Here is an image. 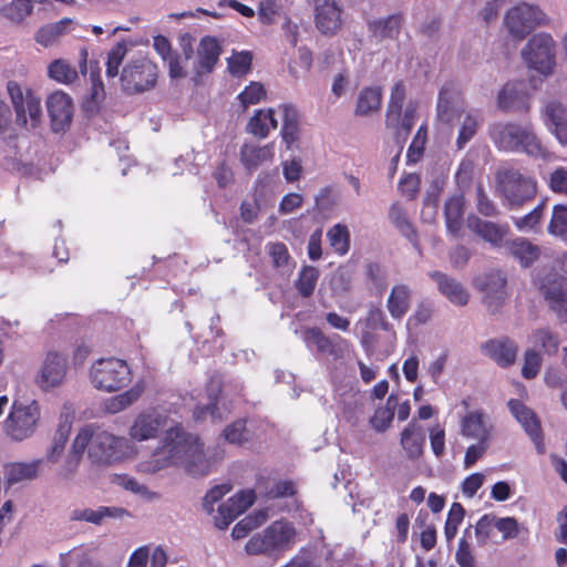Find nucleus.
Here are the masks:
<instances>
[{
  "label": "nucleus",
  "instance_id": "f257e3e1",
  "mask_svg": "<svg viewBox=\"0 0 567 567\" xmlns=\"http://www.w3.org/2000/svg\"><path fill=\"white\" fill-rule=\"evenodd\" d=\"M187 455L194 457L186 465L190 475L204 476L210 472V464L203 455L198 437L186 433L182 425H176L166 431L162 445L156 449L153 458L143 466L145 471L157 472Z\"/></svg>",
  "mask_w": 567,
  "mask_h": 567
},
{
  "label": "nucleus",
  "instance_id": "f03ea898",
  "mask_svg": "<svg viewBox=\"0 0 567 567\" xmlns=\"http://www.w3.org/2000/svg\"><path fill=\"white\" fill-rule=\"evenodd\" d=\"M489 136L495 146L505 152H522L529 157L547 159L550 152L535 133L532 124L494 123Z\"/></svg>",
  "mask_w": 567,
  "mask_h": 567
},
{
  "label": "nucleus",
  "instance_id": "7ed1b4c3",
  "mask_svg": "<svg viewBox=\"0 0 567 567\" xmlns=\"http://www.w3.org/2000/svg\"><path fill=\"white\" fill-rule=\"evenodd\" d=\"M406 97L405 84L402 80L394 83L385 112V127L391 131L395 144L404 146L415 120V109L409 105L403 112Z\"/></svg>",
  "mask_w": 567,
  "mask_h": 567
},
{
  "label": "nucleus",
  "instance_id": "20e7f679",
  "mask_svg": "<svg viewBox=\"0 0 567 567\" xmlns=\"http://www.w3.org/2000/svg\"><path fill=\"white\" fill-rule=\"evenodd\" d=\"M93 386L104 392H116L132 381V370L127 362L118 358H102L90 368Z\"/></svg>",
  "mask_w": 567,
  "mask_h": 567
},
{
  "label": "nucleus",
  "instance_id": "39448f33",
  "mask_svg": "<svg viewBox=\"0 0 567 567\" xmlns=\"http://www.w3.org/2000/svg\"><path fill=\"white\" fill-rule=\"evenodd\" d=\"M556 42L550 33L533 34L522 50V58L528 69L548 78L556 68Z\"/></svg>",
  "mask_w": 567,
  "mask_h": 567
},
{
  "label": "nucleus",
  "instance_id": "423d86ee",
  "mask_svg": "<svg viewBox=\"0 0 567 567\" xmlns=\"http://www.w3.org/2000/svg\"><path fill=\"white\" fill-rule=\"evenodd\" d=\"M40 419L41 410L37 400H32L28 404L14 400L3 423V429L11 440L20 442L35 432Z\"/></svg>",
  "mask_w": 567,
  "mask_h": 567
},
{
  "label": "nucleus",
  "instance_id": "0eeeda50",
  "mask_svg": "<svg viewBox=\"0 0 567 567\" xmlns=\"http://www.w3.org/2000/svg\"><path fill=\"white\" fill-rule=\"evenodd\" d=\"M504 23L514 39L523 40L535 28L549 25L550 19L538 6L522 2L506 12Z\"/></svg>",
  "mask_w": 567,
  "mask_h": 567
},
{
  "label": "nucleus",
  "instance_id": "6e6552de",
  "mask_svg": "<svg viewBox=\"0 0 567 567\" xmlns=\"http://www.w3.org/2000/svg\"><path fill=\"white\" fill-rule=\"evenodd\" d=\"M158 79L157 65L146 56L128 61L121 72V86L130 94L153 89Z\"/></svg>",
  "mask_w": 567,
  "mask_h": 567
},
{
  "label": "nucleus",
  "instance_id": "1a4fd4ad",
  "mask_svg": "<svg viewBox=\"0 0 567 567\" xmlns=\"http://www.w3.org/2000/svg\"><path fill=\"white\" fill-rule=\"evenodd\" d=\"M501 190L511 206H522L535 198L537 183L517 169H507L498 175Z\"/></svg>",
  "mask_w": 567,
  "mask_h": 567
},
{
  "label": "nucleus",
  "instance_id": "9d476101",
  "mask_svg": "<svg viewBox=\"0 0 567 567\" xmlns=\"http://www.w3.org/2000/svg\"><path fill=\"white\" fill-rule=\"evenodd\" d=\"M79 433H85L89 436L86 451L92 463L110 464L116 458V449L121 442L120 437L106 431L94 430L91 425L84 426Z\"/></svg>",
  "mask_w": 567,
  "mask_h": 567
},
{
  "label": "nucleus",
  "instance_id": "9b49d317",
  "mask_svg": "<svg viewBox=\"0 0 567 567\" xmlns=\"http://www.w3.org/2000/svg\"><path fill=\"white\" fill-rule=\"evenodd\" d=\"M7 91L14 107L17 121L25 125L28 113L32 125L35 126L41 116L40 99L35 96L31 89L24 92L17 81H9L7 83Z\"/></svg>",
  "mask_w": 567,
  "mask_h": 567
},
{
  "label": "nucleus",
  "instance_id": "f8f14e48",
  "mask_svg": "<svg viewBox=\"0 0 567 567\" xmlns=\"http://www.w3.org/2000/svg\"><path fill=\"white\" fill-rule=\"evenodd\" d=\"M506 285L507 279L499 270L487 272L480 279L483 302L493 315L501 310L507 299Z\"/></svg>",
  "mask_w": 567,
  "mask_h": 567
},
{
  "label": "nucleus",
  "instance_id": "ddd939ff",
  "mask_svg": "<svg viewBox=\"0 0 567 567\" xmlns=\"http://www.w3.org/2000/svg\"><path fill=\"white\" fill-rule=\"evenodd\" d=\"M530 93L524 81L506 83L498 93L497 104L504 112L528 113L530 111Z\"/></svg>",
  "mask_w": 567,
  "mask_h": 567
},
{
  "label": "nucleus",
  "instance_id": "4468645a",
  "mask_svg": "<svg viewBox=\"0 0 567 567\" xmlns=\"http://www.w3.org/2000/svg\"><path fill=\"white\" fill-rule=\"evenodd\" d=\"M167 415L156 410L143 411L134 419L128 434L138 442L155 439L167 425Z\"/></svg>",
  "mask_w": 567,
  "mask_h": 567
},
{
  "label": "nucleus",
  "instance_id": "2eb2a0df",
  "mask_svg": "<svg viewBox=\"0 0 567 567\" xmlns=\"http://www.w3.org/2000/svg\"><path fill=\"white\" fill-rule=\"evenodd\" d=\"M256 499L254 489H245L227 499L218 507L215 516V525L219 529H226L240 514L248 509Z\"/></svg>",
  "mask_w": 567,
  "mask_h": 567
},
{
  "label": "nucleus",
  "instance_id": "dca6fc26",
  "mask_svg": "<svg viewBox=\"0 0 567 567\" xmlns=\"http://www.w3.org/2000/svg\"><path fill=\"white\" fill-rule=\"evenodd\" d=\"M539 290L550 310L561 320H567V279L561 276L545 278Z\"/></svg>",
  "mask_w": 567,
  "mask_h": 567
},
{
  "label": "nucleus",
  "instance_id": "f3484780",
  "mask_svg": "<svg viewBox=\"0 0 567 567\" xmlns=\"http://www.w3.org/2000/svg\"><path fill=\"white\" fill-rule=\"evenodd\" d=\"M303 341L308 347L315 346L318 352L329 354L334 359L342 358L344 351L349 348L347 339L339 334L328 337L318 327L307 328L303 331Z\"/></svg>",
  "mask_w": 567,
  "mask_h": 567
},
{
  "label": "nucleus",
  "instance_id": "a211bd4d",
  "mask_svg": "<svg viewBox=\"0 0 567 567\" xmlns=\"http://www.w3.org/2000/svg\"><path fill=\"white\" fill-rule=\"evenodd\" d=\"M66 375V358L58 351H49L41 367L38 384L43 390L59 386Z\"/></svg>",
  "mask_w": 567,
  "mask_h": 567
},
{
  "label": "nucleus",
  "instance_id": "6ab92c4d",
  "mask_svg": "<svg viewBox=\"0 0 567 567\" xmlns=\"http://www.w3.org/2000/svg\"><path fill=\"white\" fill-rule=\"evenodd\" d=\"M315 22L323 34H334L342 27V10L336 0H315Z\"/></svg>",
  "mask_w": 567,
  "mask_h": 567
},
{
  "label": "nucleus",
  "instance_id": "aec40b11",
  "mask_svg": "<svg viewBox=\"0 0 567 567\" xmlns=\"http://www.w3.org/2000/svg\"><path fill=\"white\" fill-rule=\"evenodd\" d=\"M508 406L517 421L523 425L526 433L533 440L538 453H545L540 421L537 415L518 400H509Z\"/></svg>",
  "mask_w": 567,
  "mask_h": 567
},
{
  "label": "nucleus",
  "instance_id": "412c9836",
  "mask_svg": "<svg viewBox=\"0 0 567 567\" xmlns=\"http://www.w3.org/2000/svg\"><path fill=\"white\" fill-rule=\"evenodd\" d=\"M543 116L548 131L567 146V107L559 101H550L545 105Z\"/></svg>",
  "mask_w": 567,
  "mask_h": 567
},
{
  "label": "nucleus",
  "instance_id": "4be33fe9",
  "mask_svg": "<svg viewBox=\"0 0 567 567\" xmlns=\"http://www.w3.org/2000/svg\"><path fill=\"white\" fill-rule=\"evenodd\" d=\"M47 109L55 131L71 123L72 101L66 93L62 91L51 93L47 99Z\"/></svg>",
  "mask_w": 567,
  "mask_h": 567
},
{
  "label": "nucleus",
  "instance_id": "5701e85b",
  "mask_svg": "<svg viewBox=\"0 0 567 567\" xmlns=\"http://www.w3.org/2000/svg\"><path fill=\"white\" fill-rule=\"evenodd\" d=\"M266 532L278 558L296 543L297 530L291 522L276 520L266 528Z\"/></svg>",
  "mask_w": 567,
  "mask_h": 567
},
{
  "label": "nucleus",
  "instance_id": "b1692460",
  "mask_svg": "<svg viewBox=\"0 0 567 567\" xmlns=\"http://www.w3.org/2000/svg\"><path fill=\"white\" fill-rule=\"evenodd\" d=\"M196 70L200 74L213 72L223 53L220 41L213 35H205L197 45Z\"/></svg>",
  "mask_w": 567,
  "mask_h": 567
},
{
  "label": "nucleus",
  "instance_id": "393cba45",
  "mask_svg": "<svg viewBox=\"0 0 567 567\" xmlns=\"http://www.w3.org/2000/svg\"><path fill=\"white\" fill-rule=\"evenodd\" d=\"M467 227L493 247H501L508 234V226L483 220L476 215L467 217Z\"/></svg>",
  "mask_w": 567,
  "mask_h": 567
},
{
  "label": "nucleus",
  "instance_id": "a878e982",
  "mask_svg": "<svg viewBox=\"0 0 567 567\" xmlns=\"http://www.w3.org/2000/svg\"><path fill=\"white\" fill-rule=\"evenodd\" d=\"M483 351L498 365L506 368L516 361L518 347L509 338L493 339L485 342Z\"/></svg>",
  "mask_w": 567,
  "mask_h": 567
},
{
  "label": "nucleus",
  "instance_id": "bb28decb",
  "mask_svg": "<svg viewBox=\"0 0 567 567\" xmlns=\"http://www.w3.org/2000/svg\"><path fill=\"white\" fill-rule=\"evenodd\" d=\"M278 109L282 115L280 135L287 148H291L301 136V115L297 107L290 103L280 104Z\"/></svg>",
  "mask_w": 567,
  "mask_h": 567
},
{
  "label": "nucleus",
  "instance_id": "cd10ccee",
  "mask_svg": "<svg viewBox=\"0 0 567 567\" xmlns=\"http://www.w3.org/2000/svg\"><path fill=\"white\" fill-rule=\"evenodd\" d=\"M431 277L437 282L440 292L455 306L463 307L468 302L470 295L461 282L447 275L435 271Z\"/></svg>",
  "mask_w": 567,
  "mask_h": 567
},
{
  "label": "nucleus",
  "instance_id": "c85d7f7f",
  "mask_svg": "<svg viewBox=\"0 0 567 567\" xmlns=\"http://www.w3.org/2000/svg\"><path fill=\"white\" fill-rule=\"evenodd\" d=\"M465 198L462 193L449 197L444 205V217L447 231L458 237L463 227Z\"/></svg>",
  "mask_w": 567,
  "mask_h": 567
},
{
  "label": "nucleus",
  "instance_id": "c756f323",
  "mask_svg": "<svg viewBox=\"0 0 567 567\" xmlns=\"http://www.w3.org/2000/svg\"><path fill=\"white\" fill-rule=\"evenodd\" d=\"M425 435L423 429L411 421L401 433V445L410 460H417L423 454Z\"/></svg>",
  "mask_w": 567,
  "mask_h": 567
},
{
  "label": "nucleus",
  "instance_id": "7c9ffc66",
  "mask_svg": "<svg viewBox=\"0 0 567 567\" xmlns=\"http://www.w3.org/2000/svg\"><path fill=\"white\" fill-rule=\"evenodd\" d=\"M412 290L406 285H395L386 300V309L394 320H401L410 310Z\"/></svg>",
  "mask_w": 567,
  "mask_h": 567
},
{
  "label": "nucleus",
  "instance_id": "2f4dec72",
  "mask_svg": "<svg viewBox=\"0 0 567 567\" xmlns=\"http://www.w3.org/2000/svg\"><path fill=\"white\" fill-rule=\"evenodd\" d=\"M275 156L274 143L264 146L245 145L240 151V159L243 165L248 169H256L266 162H271Z\"/></svg>",
  "mask_w": 567,
  "mask_h": 567
},
{
  "label": "nucleus",
  "instance_id": "473e14b6",
  "mask_svg": "<svg viewBox=\"0 0 567 567\" xmlns=\"http://www.w3.org/2000/svg\"><path fill=\"white\" fill-rule=\"evenodd\" d=\"M42 460H35L29 463L14 462L6 466V482L8 485H14L22 481H31L39 474Z\"/></svg>",
  "mask_w": 567,
  "mask_h": 567
},
{
  "label": "nucleus",
  "instance_id": "72a5a7b5",
  "mask_svg": "<svg viewBox=\"0 0 567 567\" xmlns=\"http://www.w3.org/2000/svg\"><path fill=\"white\" fill-rule=\"evenodd\" d=\"M506 249L508 252L517 259L523 267L530 266L534 261L539 258V247L533 245L530 241L517 238L506 243Z\"/></svg>",
  "mask_w": 567,
  "mask_h": 567
},
{
  "label": "nucleus",
  "instance_id": "f704fd0d",
  "mask_svg": "<svg viewBox=\"0 0 567 567\" xmlns=\"http://www.w3.org/2000/svg\"><path fill=\"white\" fill-rule=\"evenodd\" d=\"M382 103V89L380 86L363 87L357 100L355 115L365 116L378 112Z\"/></svg>",
  "mask_w": 567,
  "mask_h": 567
},
{
  "label": "nucleus",
  "instance_id": "c9c22d12",
  "mask_svg": "<svg viewBox=\"0 0 567 567\" xmlns=\"http://www.w3.org/2000/svg\"><path fill=\"white\" fill-rule=\"evenodd\" d=\"M403 16L401 13L391 14L384 19H378L369 22V30L381 39L398 38L401 31Z\"/></svg>",
  "mask_w": 567,
  "mask_h": 567
},
{
  "label": "nucleus",
  "instance_id": "e433bc0d",
  "mask_svg": "<svg viewBox=\"0 0 567 567\" xmlns=\"http://www.w3.org/2000/svg\"><path fill=\"white\" fill-rule=\"evenodd\" d=\"M462 434L487 443L489 433L484 423V414L477 411L466 414L462 420Z\"/></svg>",
  "mask_w": 567,
  "mask_h": 567
},
{
  "label": "nucleus",
  "instance_id": "4c0bfd02",
  "mask_svg": "<svg viewBox=\"0 0 567 567\" xmlns=\"http://www.w3.org/2000/svg\"><path fill=\"white\" fill-rule=\"evenodd\" d=\"M89 436L85 433H78L70 453L64 462L62 475L66 478L71 477L79 468L83 454L86 451Z\"/></svg>",
  "mask_w": 567,
  "mask_h": 567
},
{
  "label": "nucleus",
  "instance_id": "58836bf2",
  "mask_svg": "<svg viewBox=\"0 0 567 567\" xmlns=\"http://www.w3.org/2000/svg\"><path fill=\"white\" fill-rule=\"evenodd\" d=\"M142 393L143 388L136 384L130 390L107 399L104 402V411L110 414H116L135 403Z\"/></svg>",
  "mask_w": 567,
  "mask_h": 567
},
{
  "label": "nucleus",
  "instance_id": "ea45409f",
  "mask_svg": "<svg viewBox=\"0 0 567 567\" xmlns=\"http://www.w3.org/2000/svg\"><path fill=\"white\" fill-rule=\"evenodd\" d=\"M389 218L398 230L406 237L415 247L419 246L416 228L408 219L405 210L398 204L390 207Z\"/></svg>",
  "mask_w": 567,
  "mask_h": 567
},
{
  "label": "nucleus",
  "instance_id": "a19ab883",
  "mask_svg": "<svg viewBox=\"0 0 567 567\" xmlns=\"http://www.w3.org/2000/svg\"><path fill=\"white\" fill-rule=\"evenodd\" d=\"M125 513L126 511L121 507L100 506L97 509L85 508L74 511L72 513V519L100 525L105 517H122Z\"/></svg>",
  "mask_w": 567,
  "mask_h": 567
},
{
  "label": "nucleus",
  "instance_id": "79ce46f5",
  "mask_svg": "<svg viewBox=\"0 0 567 567\" xmlns=\"http://www.w3.org/2000/svg\"><path fill=\"white\" fill-rule=\"evenodd\" d=\"M71 23L69 19H62L54 23H49L41 27L35 33V41L43 47L53 45L61 35L65 34L68 24Z\"/></svg>",
  "mask_w": 567,
  "mask_h": 567
},
{
  "label": "nucleus",
  "instance_id": "37998d69",
  "mask_svg": "<svg viewBox=\"0 0 567 567\" xmlns=\"http://www.w3.org/2000/svg\"><path fill=\"white\" fill-rule=\"evenodd\" d=\"M247 554L252 556H267L269 558L278 559L276 551L271 545L270 538L266 532V528L255 534L249 538L245 545Z\"/></svg>",
  "mask_w": 567,
  "mask_h": 567
},
{
  "label": "nucleus",
  "instance_id": "c03bdc74",
  "mask_svg": "<svg viewBox=\"0 0 567 567\" xmlns=\"http://www.w3.org/2000/svg\"><path fill=\"white\" fill-rule=\"evenodd\" d=\"M252 59L251 51H234L231 56L227 59V70L234 78H244L251 71Z\"/></svg>",
  "mask_w": 567,
  "mask_h": 567
},
{
  "label": "nucleus",
  "instance_id": "a18cd8bd",
  "mask_svg": "<svg viewBox=\"0 0 567 567\" xmlns=\"http://www.w3.org/2000/svg\"><path fill=\"white\" fill-rule=\"evenodd\" d=\"M547 231L567 244V205L557 204L553 207Z\"/></svg>",
  "mask_w": 567,
  "mask_h": 567
},
{
  "label": "nucleus",
  "instance_id": "49530a36",
  "mask_svg": "<svg viewBox=\"0 0 567 567\" xmlns=\"http://www.w3.org/2000/svg\"><path fill=\"white\" fill-rule=\"evenodd\" d=\"M396 406V396L391 394L385 406L378 408L370 419L371 426L378 432H384L392 423Z\"/></svg>",
  "mask_w": 567,
  "mask_h": 567
},
{
  "label": "nucleus",
  "instance_id": "de8ad7c7",
  "mask_svg": "<svg viewBox=\"0 0 567 567\" xmlns=\"http://www.w3.org/2000/svg\"><path fill=\"white\" fill-rule=\"evenodd\" d=\"M48 75L50 79L63 84L73 83L79 76L76 69L62 59H56L49 64Z\"/></svg>",
  "mask_w": 567,
  "mask_h": 567
},
{
  "label": "nucleus",
  "instance_id": "09e8293b",
  "mask_svg": "<svg viewBox=\"0 0 567 567\" xmlns=\"http://www.w3.org/2000/svg\"><path fill=\"white\" fill-rule=\"evenodd\" d=\"M327 238L334 250L340 256L350 250V231L346 225L337 224L327 233Z\"/></svg>",
  "mask_w": 567,
  "mask_h": 567
},
{
  "label": "nucleus",
  "instance_id": "8fccbe9b",
  "mask_svg": "<svg viewBox=\"0 0 567 567\" xmlns=\"http://www.w3.org/2000/svg\"><path fill=\"white\" fill-rule=\"evenodd\" d=\"M319 275L318 268L313 266H305L301 268L298 279L296 280V288L300 296L309 298L313 295Z\"/></svg>",
  "mask_w": 567,
  "mask_h": 567
},
{
  "label": "nucleus",
  "instance_id": "3c124183",
  "mask_svg": "<svg viewBox=\"0 0 567 567\" xmlns=\"http://www.w3.org/2000/svg\"><path fill=\"white\" fill-rule=\"evenodd\" d=\"M221 392L220 385L217 386L216 392L209 394V402L205 405H196L193 416L196 421H204L208 416L214 422L221 421V414L218 409V400Z\"/></svg>",
  "mask_w": 567,
  "mask_h": 567
},
{
  "label": "nucleus",
  "instance_id": "603ef678",
  "mask_svg": "<svg viewBox=\"0 0 567 567\" xmlns=\"http://www.w3.org/2000/svg\"><path fill=\"white\" fill-rule=\"evenodd\" d=\"M90 81H91V94L85 101V106L90 107L92 104L96 106L105 96L104 84L101 79V68L99 62L90 63Z\"/></svg>",
  "mask_w": 567,
  "mask_h": 567
},
{
  "label": "nucleus",
  "instance_id": "864d4df0",
  "mask_svg": "<svg viewBox=\"0 0 567 567\" xmlns=\"http://www.w3.org/2000/svg\"><path fill=\"white\" fill-rule=\"evenodd\" d=\"M246 423L247 421L245 419H239L228 424L223 431L225 441L235 445H243L244 443H247L251 435Z\"/></svg>",
  "mask_w": 567,
  "mask_h": 567
},
{
  "label": "nucleus",
  "instance_id": "5fc2aeb1",
  "mask_svg": "<svg viewBox=\"0 0 567 567\" xmlns=\"http://www.w3.org/2000/svg\"><path fill=\"white\" fill-rule=\"evenodd\" d=\"M482 118L472 113H467L456 138V146L463 150L465 145L475 136L481 125Z\"/></svg>",
  "mask_w": 567,
  "mask_h": 567
},
{
  "label": "nucleus",
  "instance_id": "6e6d98bb",
  "mask_svg": "<svg viewBox=\"0 0 567 567\" xmlns=\"http://www.w3.org/2000/svg\"><path fill=\"white\" fill-rule=\"evenodd\" d=\"M533 342L547 354H555L559 347L558 336L547 328L536 329L533 334Z\"/></svg>",
  "mask_w": 567,
  "mask_h": 567
},
{
  "label": "nucleus",
  "instance_id": "4d7b16f0",
  "mask_svg": "<svg viewBox=\"0 0 567 567\" xmlns=\"http://www.w3.org/2000/svg\"><path fill=\"white\" fill-rule=\"evenodd\" d=\"M364 324L368 329L383 330L385 332H390L393 338L395 337L392 323L389 322L384 311L379 307H371L368 310Z\"/></svg>",
  "mask_w": 567,
  "mask_h": 567
},
{
  "label": "nucleus",
  "instance_id": "13d9d810",
  "mask_svg": "<svg viewBox=\"0 0 567 567\" xmlns=\"http://www.w3.org/2000/svg\"><path fill=\"white\" fill-rule=\"evenodd\" d=\"M31 0H11L1 9V13L11 21L21 22L32 12Z\"/></svg>",
  "mask_w": 567,
  "mask_h": 567
},
{
  "label": "nucleus",
  "instance_id": "bf43d9fd",
  "mask_svg": "<svg viewBox=\"0 0 567 567\" xmlns=\"http://www.w3.org/2000/svg\"><path fill=\"white\" fill-rule=\"evenodd\" d=\"M127 53V45L124 41L117 42L112 49L107 52L106 60V76L115 78L118 75L120 66L125 59Z\"/></svg>",
  "mask_w": 567,
  "mask_h": 567
},
{
  "label": "nucleus",
  "instance_id": "052dcab7",
  "mask_svg": "<svg viewBox=\"0 0 567 567\" xmlns=\"http://www.w3.org/2000/svg\"><path fill=\"white\" fill-rule=\"evenodd\" d=\"M545 206V200H542L532 212L520 218H515V226L523 231L537 230L544 216Z\"/></svg>",
  "mask_w": 567,
  "mask_h": 567
},
{
  "label": "nucleus",
  "instance_id": "680f3d73",
  "mask_svg": "<svg viewBox=\"0 0 567 567\" xmlns=\"http://www.w3.org/2000/svg\"><path fill=\"white\" fill-rule=\"evenodd\" d=\"M71 431V423H62L59 425L58 430L55 431L53 443L50 449V451L47 454V457L51 462H55L60 455L63 453L65 449V444L69 440V434Z\"/></svg>",
  "mask_w": 567,
  "mask_h": 567
},
{
  "label": "nucleus",
  "instance_id": "e2e57ef3",
  "mask_svg": "<svg viewBox=\"0 0 567 567\" xmlns=\"http://www.w3.org/2000/svg\"><path fill=\"white\" fill-rule=\"evenodd\" d=\"M266 97V90L259 82H250L237 96L244 110Z\"/></svg>",
  "mask_w": 567,
  "mask_h": 567
},
{
  "label": "nucleus",
  "instance_id": "0e129e2a",
  "mask_svg": "<svg viewBox=\"0 0 567 567\" xmlns=\"http://www.w3.org/2000/svg\"><path fill=\"white\" fill-rule=\"evenodd\" d=\"M247 132L258 138H266L269 134V125L265 120L264 110H257L247 124Z\"/></svg>",
  "mask_w": 567,
  "mask_h": 567
},
{
  "label": "nucleus",
  "instance_id": "69168bd1",
  "mask_svg": "<svg viewBox=\"0 0 567 567\" xmlns=\"http://www.w3.org/2000/svg\"><path fill=\"white\" fill-rule=\"evenodd\" d=\"M548 187L555 194L567 196V167L558 166L549 174Z\"/></svg>",
  "mask_w": 567,
  "mask_h": 567
},
{
  "label": "nucleus",
  "instance_id": "338daca9",
  "mask_svg": "<svg viewBox=\"0 0 567 567\" xmlns=\"http://www.w3.org/2000/svg\"><path fill=\"white\" fill-rule=\"evenodd\" d=\"M421 186V178L415 173L404 175L399 183L401 193L410 200L415 199Z\"/></svg>",
  "mask_w": 567,
  "mask_h": 567
},
{
  "label": "nucleus",
  "instance_id": "774afa93",
  "mask_svg": "<svg viewBox=\"0 0 567 567\" xmlns=\"http://www.w3.org/2000/svg\"><path fill=\"white\" fill-rule=\"evenodd\" d=\"M333 292L338 295L348 293L352 288V276L348 270H337L330 280Z\"/></svg>",
  "mask_w": 567,
  "mask_h": 567
}]
</instances>
